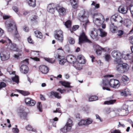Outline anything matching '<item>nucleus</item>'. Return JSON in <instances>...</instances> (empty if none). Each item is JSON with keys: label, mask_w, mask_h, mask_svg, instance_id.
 Masks as SVG:
<instances>
[{"label": "nucleus", "mask_w": 133, "mask_h": 133, "mask_svg": "<svg viewBox=\"0 0 133 133\" xmlns=\"http://www.w3.org/2000/svg\"><path fill=\"white\" fill-rule=\"evenodd\" d=\"M103 89L104 90H110L109 86L111 87L117 88L120 85V82L119 81L114 79H111L109 82L107 80L103 81L102 83Z\"/></svg>", "instance_id": "f257e3e1"}, {"label": "nucleus", "mask_w": 133, "mask_h": 133, "mask_svg": "<svg viewBox=\"0 0 133 133\" xmlns=\"http://www.w3.org/2000/svg\"><path fill=\"white\" fill-rule=\"evenodd\" d=\"M115 61V65H116V68L117 71L121 73H123L128 71L129 67L128 65L126 63H123L122 60Z\"/></svg>", "instance_id": "f03ea898"}, {"label": "nucleus", "mask_w": 133, "mask_h": 133, "mask_svg": "<svg viewBox=\"0 0 133 133\" xmlns=\"http://www.w3.org/2000/svg\"><path fill=\"white\" fill-rule=\"evenodd\" d=\"M7 28L9 31H11L15 29L16 31L14 35V38L19 41H21V38L18 33L17 27L14 21H12L10 23L7 24Z\"/></svg>", "instance_id": "7ed1b4c3"}, {"label": "nucleus", "mask_w": 133, "mask_h": 133, "mask_svg": "<svg viewBox=\"0 0 133 133\" xmlns=\"http://www.w3.org/2000/svg\"><path fill=\"white\" fill-rule=\"evenodd\" d=\"M78 44L81 45L82 44L86 43H91V41L89 39L86 35L84 31H82L81 33L80 34L79 36Z\"/></svg>", "instance_id": "20e7f679"}, {"label": "nucleus", "mask_w": 133, "mask_h": 133, "mask_svg": "<svg viewBox=\"0 0 133 133\" xmlns=\"http://www.w3.org/2000/svg\"><path fill=\"white\" fill-rule=\"evenodd\" d=\"M92 17L94 18H96L93 20V22L96 25L100 26L103 23L104 21L102 20L101 19H103L104 17L101 14L99 13L95 14L93 15Z\"/></svg>", "instance_id": "39448f33"}, {"label": "nucleus", "mask_w": 133, "mask_h": 133, "mask_svg": "<svg viewBox=\"0 0 133 133\" xmlns=\"http://www.w3.org/2000/svg\"><path fill=\"white\" fill-rule=\"evenodd\" d=\"M72 126V121L69 118L68 119V122L64 127L60 129V131L64 133L69 131L71 129Z\"/></svg>", "instance_id": "423d86ee"}, {"label": "nucleus", "mask_w": 133, "mask_h": 133, "mask_svg": "<svg viewBox=\"0 0 133 133\" xmlns=\"http://www.w3.org/2000/svg\"><path fill=\"white\" fill-rule=\"evenodd\" d=\"M54 37L55 38L61 42H62L64 39L63 32L61 30L55 31Z\"/></svg>", "instance_id": "0eeeda50"}, {"label": "nucleus", "mask_w": 133, "mask_h": 133, "mask_svg": "<svg viewBox=\"0 0 133 133\" xmlns=\"http://www.w3.org/2000/svg\"><path fill=\"white\" fill-rule=\"evenodd\" d=\"M56 10L61 16H64L66 14L67 9L60 5L59 4L56 5Z\"/></svg>", "instance_id": "6e6552de"}, {"label": "nucleus", "mask_w": 133, "mask_h": 133, "mask_svg": "<svg viewBox=\"0 0 133 133\" xmlns=\"http://www.w3.org/2000/svg\"><path fill=\"white\" fill-rule=\"evenodd\" d=\"M111 22L113 21L117 22L118 23H122L123 22V18L119 15L115 14L112 16L110 18Z\"/></svg>", "instance_id": "1a4fd4ad"}, {"label": "nucleus", "mask_w": 133, "mask_h": 133, "mask_svg": "<svg viewBox=\"0 0 133 133\" xmlns=\"http://www.w3.org/2000/svg\"><path fill=\"white\" fill-rule=\"evenodd\" d=\"M111 55L113 57L115 58L114 61V64L115 61H117V62L118 60H121L122 55L120 53L117 51H113L111 53Z\"/></svg>", "instance_id": "9d476101"}, {"label": "nucleus", "mask_w": 133, "mask_h": 133, "mask_svg": "<svg viewBox=\"0 0 133 133\" xmlns=\"http://www.w3.org/2000/svg\"><path fill=\"white\" fill-rule=\"evenodd\" d=\"M0 57L1 60L3 61H6L10 58V53L8 51H3L0 54Z\"/></svg>", "instance_id": "9b49d317"}, {"label": "nucleus", "mask_w": 133, "mask_h": 133, "mask_svg": "<svg viewBox=\"0 0 133 133\" xmlns=\"http://www.w3.org/2000/svg\"><path fill=\"white\" fill-rule=\"evenodd\" d=\"M98 30L95 28L93 29V30L91 31L90 36L95 41H97L99 39L98 35Z\"/></svg>", "instance_id": "f8f14e48"}, {"label": "nucleus", "mask_w": 133, "mask_h": 133, "mask_svg": "<svg viewBox=\"0 0 133 133\" xmlns=\"http://www.w3.org/2000/svg\"><path fill=\"white\" fill-rule=\"evenodd\" d=\"M93 122V120L90 118H88L87 119L84 120H81L78 123L79 125H88L91 123Z\"/></svg>", "instance_id": "ddd939ff"}, {"label": "nucleus", "mask_w": 133, "mask_h": 133, "mask_svg": "<svg viewBox=\"0 0 133 133\" xmlns=\"http://www.w3.org/2000/svg\"><path fill=\"white\" fill-rule=\"evenodd\" d=\"M55 9H56V5L53 3L49 4L47 6V10L49 12L53 14L55 11Z\"/></svg>", "instance_id": "4468645a"}, {"label": "nucleus", "mask_w": 133, "mask_h": 133, "mask_svg": "<svg viewBox=\"0 0 133 133\" xmlns=\"http://www.w3.org/2000/svg\"><path fill=\"white\" fill-rule=\"evenodd\" d=\"M107 99L108 101H104V104L108 105L113 104L115 103L116 101V100L114 99V97L112 96L107 98Z\"/></svg>", "instance_id": "2eb2a0df"}, {"label": "nucleus", "mask_w": 133, "mask_h": 133, "mask_svg": "<svg viewBox=\"0 0 133 133\" xmlns=\"http://www.w3.org/2000/svg\"><path fill=\"white\" fill-rule=\"evenodd\" d=\"M18 114L21 118L25 119H26L27 113L25 111L24 108H20Z\"/></svg>", "instance_id": "dca6fc26"}, {"label": "nucleus", "mask_w": 133, "mask_h": 133, "mask_svg": "<svg viewBox=\"0 0 133 133\" xmlns=\"http://www.w3.org/2000/svg\"><path fill=\"white\" fill-rule=\"evenodd\" d=\"M25 102L28 106H33L36 103L35 101L29 98H27L25 99Z\"/></svg>", "instance_id": "f3484780"}, {"label": "nucleus", "mask_w": 133, "mask_h": 133, "mask_svg": "<svg viewBox=\"0 0 133 133\" xmlns=\"http://www.w3.org/2000/svg\"><path fill=\"white\" fill-rule=\"evenodd\" d=\"M66 59L67 62L71 64H74L76 61L75 57L72 55L67 56Z\"/></svg>", "instance_id": "a211bd4d"}, {"label": "nucleus", "mask_w": 133, "mask_h": 133, "mask_svg": "<svg viewBox=\"0 0 133 133\" xmlns=\"http://www.w3.org/2000/svg\"><path fill=\"white\" fill-rule=\"evenodd\" d=\"M69 2L74 9H76L78 7V0H70Z\"/></svg>", "instance_id": "6ab92c4d"}, {"label": "nucleus", "mask_w": 133, "mask_h": 133, "mask_svg": "<svg viewBox=\"0 0 133 133\" xmlns=\"http://www.w3.org/2000/svg\"><path fill=\"white\" fill-rule=\"evenodd\" d=\"M39 69L42 73L44 74L47 73L49 71V69L48 67L44 65H40L39 67Z\"/></svg>", "instance_id": "aec40b11"}, {"label": "nucleus", "mask_w": 133, "mask_h": 133, "mask_svg": "<svg viewBox=\"0 0 133 133\" xmlns=\"http://www.w3.org/2000/svg\"><path fill=\"white\" fill-rule=\"evenodd\" d=\"M86 14V12L84 11L83 12V14L81 16H78V19L81 22H84L85 19H86L88 18V15Z\"/></svg>", "instance_id": "412c9836"}, {"label": "nucleus", "mask_w": 133, "mask_h": 133, "mask_svg": "<svg viewBox=\"0 0 133 133\" xmlns=\"http://www.w3.org/2000/svg\"><path fill=\"white\" fill-rule=\"evenodd\" d=\"M20 70L22 73L26 74L29 71V68L26 65H22L20 67Z\"/></svg>", "instance_id": "4be33fe9"}, {"label": "nucleus", "mask_w": 133, "mask_h": 133, "mask_svg": "<svg viewBox=\"0 0 133 133\" xmlns=\"http://www.w3.org/2000/svg\"><path fill=\"white\" fill-rule=\"evenodd\" d=\"M77 59L78 62L81 64H85L86 60L84 57L82 55H79L78 56Z\"/></svg>", "instance_id": "5701e85b"}, {"label": "nucleus", "mask_w": 133, "mask_h": 133, "mask_svg": "<svg viewBox=\"0 0 133 133\" xmlns=\"http://www.w3.org/2000/svg\"><path fill=\"white\" fill-rule=\"evenodd\" d=\"M10 49L14 51L21 52V50L18 48L16 44L15 43L12 44L10 48Z\"/></svg>", "instance_id": "b1692460"}, {"label": "nucleus", "mask_w": 133, "mask_h": 133, "mask_svg": "<svg viewBox=\"0 0 133 133\" xmlns=\"http://www.w3.org/2000/svg\"><path fill=\"white\" fill-rule=\"evenodd\" d=\"M125 60H130L131 62H133V54L131 53L127 54L124 57Z\"/></svg>", "instance_id": "393cba45"}, {"label": "nucleus", "mask_w": 133, "mask_h": 133, "mask_svg": "<svg viewBox=\"0 0 133 133\" xmlns=\"http://www.w3.org/2000/svg\"><path fill=\"white\" fill-rule=\"evenodd\" d=\"M59 83L62 85L64 86L65 87L70 88L72 87L70 85V83L69 82H67L64 81H60Z\"/></svg>", "instance_id": "a878e982"}, {"label": "nucleus", "mask_w": 133, "mask_h": 133, "mask_svg": "<svg viewBox=\"0 0 133 133\" xmlns=\"http://www.w3.org/2000/svg\"><path fill=\"white\" fill-rule=\"evenodd\" d=\"M34 34L35 36L38 38L41 39L43 38L42 33L38 30H36L34 31Z\"/></svg>", "instance_id": "bb28decb"}, {"label": "nucleus", "mask_w": 133, "mask_h": 133, "mask_svg": "<svg viewBox=\"0 0 133 133\" xmlns=\"http://www.w3.org/2000/svg\"><path fill=\"white\" fill-rule=\"evenodd\" d=\"M0 43H2L3 44H4L5 43H12L11 40L8 38H4L3 39H2L0 40Z\"/></svg>", "instance_id": "cd10ccee"}, {"label": "nucleus", "mask_w": 133, "mask_h": 133, "mask_svg": "<svg viewBox=\"0 0 133 133\" xmlns=\"http://www.w3.org/2000/svg\"><path fill=\"white\" fill-rule=\"evenodd\" d=\"M111 24L110 25V29L111 31L113 33L115 32L116 31V27L115 26L114 23L112 22Z\"/></svg>", "instance_id": "c85d7f7f"}, {"label": "nucleus", "mask_w": 133, "mask_h": 133, "mask_svg": "<svg viewBox=\"0 0 133 133\" xmlns=\"http://www.w3.org/2000/svg\"><path fill=\"white\" fill-rule=\"evenodd\" d=\"M129 78L126 76L123 75L121 78V80L122 82L126 84L127 83L128 81L129 80Z\"/></svg>", "instance_id": "c756f323"}, {"label": "nucleus", "mask_w": 133, "mask_h": 133, "mask_svg": "<svg viewBox=\"0 0 133 133\" xmlns=\"http://www.w3.org/2000/svg\"><path fill=\"white\" fill-rule=\"evenodd\" d=\"M28 3L29 5L32 7H35L36 6V0H29Z\"/></svg>", "instance_id": "7c9ffc66"}, {"label": "nucleus", "mask_w": 133, "mask_h": 133, "mask_svg": "<svg viewBox=\"0 0 133 133\" xmlns=\"http://www.w3.org/2000/svg\"><path fill=\"white\" fill-rule=\"evenodd\" d=\"M16 90L24 96L28 95L30 94V92L27 91H25L18 89H16Z\"/></svg>", "instance_id": "2f4dec72"}, {"label": "nucleus", "mask_w": 133, "mask_h": 133, "mask_svg": "<svg viewBox=\"0 0 133 133\" xmlns=\"http://www.w3.org/2000/svg\"><path fill=\"white\" fill-rule=\"evenodd\" d=\"M98 99V97L95 95L90 96L89 97V101L90 102L95 101L97 100Z\"/></svg>", "instance_id": "473e14b6"}, {"label": "nucleus", "mask_w": 133, "mask_h": 133, "mask_svg": "<svg viewBox=\"0 0 133 133\" xmlns=\"http://www.w3.org/2000/svg\"><path fill=\"white\" fill-rule=\"evenodd\" d=\"M51 95L54 96L56 98H60L61 97L59 95V93L56 91H52L50 92Z\"/></svg>", "instance_id": "72a5a7b5"}, {"label": "nucleus", "mask_w": 133, "mask_h": 133, "mask_svg": "<svg viewBox=\"0 0 133 133\" xmlns=\"http://www.w3.org/2000/svg\"><path fill=\"white\" fill-rule=\"evenodd\" d=\"M119 10L120 11V12L124 14H126L127 11V8H125L123 7H120L119 9Z\"/></svg>", "instance_id": "f704fd0d"}, {"label": "nucleus", "mask_w": 133, "mask_h": 133, "mask_svg": "<svg viewBox=\"0 0 133 133\" xmlns=\"http://www.w3.org/2000/svg\"><path fill=\"white\" fill-rule=\"evenodd\" d=\"M72 24V22L70 20H68L65 22V25L66 27L70 29L71 27V25Z\"/></svg>", "instance_id": "c9c22d12"}, {"label": "nucleus", "mask_w": 133, "mask_h": 133, "mask_svg": "<svg viewBox=\"0 0 133 133\" xmlns=\"http://www.w3.org/2000/svg\"><path fill=\"white\" fill-rule=\"evenodd\" d=\"M67 61L66 59H65L64 57H63L59 61V63L61 65H63Z\"/></svg>", "instance_id": "e433bc0d"}, {"label": "nucleus", "mask_w": 133, "mask_h": 133, "mask_svg": "<svg viewBox=\"0 0 133 133\" xmlns=\"http://www.w3.org/2000/svg\"><path fill=\"white\" fill-rule=\"evenodd\" d=\"M79 26L77 25L73 26L72 28L70 29V30L71 33H72L74 31H75L78 29L79 28Z\"/></svg>", "instance_id": "4c0bfd02"}, {"label": "nucleus", "mask_w": 133, "mask_h": 133, "mask_svg": "<svg viewBox=\"0 0 133 133\" xmlns=\"http://www.w3.org/2000/svg\"><path fill=\"white\" fill-rule=\"evenodd\" d=\"M12 79L13 82L18 84L19 82V78L18 76L16 75L15 77H12Z\"/></svg>", "instance_id": "58836bf2"}, {"label": "nucleus", "mask_w": 133, "mask_h": 133, "mask_svg": "<svg viewBox=\"0 0 133 133\" xmlns=\"http://www.w3.org/2000/svg\"><path fill=\"white\" fill-rule=\"evenodd\" d=\"M63 56L60 55L57 52H55L54 54V57L56 59H57L59 61L62 58Z\"/></svg>", "instance_id": "ea45409f"}, {"label": "nucleus", "mask_w": 133, "mask_h": 133, "mask_svg": "<svg viewBox=\"0 0 133 133\" xmlns=\"http://www.w3.org/2000/svg\"><path fill=\"white\" fill-rule=\"evenodd\" d=\"M44 58L45 61L51 63H53L55 62V60L53 58Z\"/></svg>", "instance_id": "a19ab883"}, {"label": "nucleus", "mask_w": 133, "mask_h": 133, "mask_svg": "<svg viewBox=\"0 0 133 133\" xmlns=\"http://www.w3.org/2000/svg\"><path fill=\"white\" fill-rule=\"evenodd\" d=\"M74 66L76 69L78 70H81L82 69V68L79 65V64L77 63H74Z\"/></svg>", "instance_id": "79ce46f5"}, {"label": "nucleus", "mask_w": 133, "mask_h": 133, "mask_svg": "<svg viewBox=\"0 0 133 133\" xmlns=\"http://www.w3.org/2000/svg\"><path fill=\"white\" fill-rule=\"evenodd\" d=\"M37 107L38 109L39 110V111L40 112H42V105L41 102H38V104L37 105Z\"/></svg>", "instance_id": "37998d69"}, {"label": "nucleus", "mask_w": 133, "mask_h": 133, "mask_svg": "<svg viewBox=\"0 0 133 133\" xmlns=\"http://www.w3.org/2000/svg\"><path fill=\"white\" fill-rule=\"evenodd\" d=\"M100 32V36L102 37H105L106 36L107 34L103 31L102 29H99Z\"/></svg>", "instance_id": "c03bdc74"}, {"label": "nucleus", "mask_w": 133, "mask_h": 133, "mask_svg": "<svg viewBox=\"0 0 133 133\" xmlns=\"http://www.w3.org/2000/svg\"><path fill=\"white\" fill-rule=\"evenodd\" d=\"M84 22H85V23L83 24V25L84 26L85 28H86L87 25L90 24V22L88 18L86 19H85Z\"/></svg>", "instance_id": "a18cd8bd"}, {"label": "nucleus", "mask_w": 133, "mask_h": 133, "mask_svg": "<svg viewBox=\"0 0 133 133\" xmlns=\"http://www.w3.org/2000/svg\"><path fill=\"white\" fill-rule=\"evenodd\" d=\"M121 95H123L125 96H127L128 94L127 90L125 89L124 90V91L121 92Z\"/></svg>", "instance_id": "49530a36"}, {"label": "nucleus", "mask_w": 133, "mask_h": 133, "mask_svg": "<svg viewBox=\"0 0 133 133\" xmlns=\"http://www.w3.org/2000/svg\"><path fill=\"white\" fill-rule=\"evenodd\" d=\"M101 49H96V53L97 55H101L102 53L101 50H103V49L101 48Z\"/></svg>", "instance_id": "de8ad7c7"}, {"label": "nucleus", "mask_w": 133, "mask_h": 133, "mask_svg": "<svg viewBox=\"0 0 133 133\" xmlns=\"http://www.w3.org/2000/svg\"><path fill=\"white\" fill-rule=\"evenodd\" d=\"M27 39L29 43L32 44H34V42L32 39L31 36H29V37Z\"/></svg>", "instance_id": "09e8293b"}, {"label": "nucleus", "mask_w": 133, "mask_h": 133, "mask_svg": "<svg viewBox=\"0 0 133 133\" xmlns=\"http://www.w3.org/2000/svg\"><path fill=\"white\" fill-rule=\"evenodd\" d=\"M6 86V84L3 82H1L0 83V89L3 88L5 87Z\"/></svg>", "instance_id": "8fccbe9b"}, {"label": "nucleus", "mask_w": 133, "mask_h": 133, "mask_svg": "<svg viewBox=\"0 0 133 133\" xmlns=\"http://www.w3.org/2000/svg\"><path fill=\"white\" fill-rule=\"evenodd\" d=\"M105 58L106 61H109L111 58V56L109 54H107L105 56Z\"/></svg>", "instance_id": "3c124183"}, {"label": "nucleus", "mask_w": 133, "mask_h": 133, "mask_svg": "<svg viewBox=\"0 0 133 133\" xmlns=\"http://www.w3.org/2000/svg\"><path fill=\"white\" fill-rule=\"evenodd\" d=\"M111 133H122L120 130L119 129H115L113 130L111 132Z\"/></svg>", "instance_id": "603ef678"}, {"label": "nucleus", "mask_w": 133, "mask_h": 133, "mask_svg": "<svg viewBox=\"0 0 133 133\" xmlns=\"http://www.w3.org/2000/svg\"><path fill=\"white\" fill-rule=\"evenodd\" d=\"M12 9L13 10L16 12H18L19 11L18 8L16 6H13L12 7Z\"/></svg>", "instance_id": "864d4df0"}, {"label": "nucleus", "mask_w": 133, "mask_h": 133, "mask_svg": "<svg viewBox=\"0 0 133 133\" xmlns=\"http://www.w3.org/2000/svg\"><path fill=\"white\" fill-rule=\"evenodd\" d=\"M30 13V12L27 10H24L22 11V13L24 16H26L28 14Z\"/></svg>", "instance_id": "5fc2aeb1"}, {"label": "nucleus", "mask_w": 133, "mask_h": 133, "mask_svg": "<svg viewBox=\"0 0 133 133\" xmlns=\"http://www.w3.org/2000/svg\"><path fill=\"white\" fill-rule=\"evenodd\" d=\"M69 42L70 44H73L75 43V40L74 39L72 38H70L69 39Z\"/></svg>", "instance_id": "6e6d98bb"}, {"label": "nucleus", "mask_w": 133, "mask_h": 133, "mask_svg": "<svg viewBox=\"0 0 133 133\" xmlns=\"http://www.w3.org/2000/svg\"><path fill=\"white\" fill-rule=\"evenodd\" d=\"M25 128L26 129L28 130H32V127L30 125H28Z\"/></svg>", "instance_id": "4d7b16f0"}, {"label": "nucleus", "mask_w": 133, "mask_h": 133, "mask_svg": "<svg viewBox=\"0 0 133 133\" xmlns=\"http://www.w3.org/2000/svg\"><path fill=\"white\" fill-rule=\"evenodd\" d=\"M37 18L38 16H37L36 15H34L33 16L32 18L31 19V21H35L37 19Z\"/></svg>", "instance_id": "13d9d810"}, {"label": "nucleus", "mask_w": 133, "mask_h": 133, "mask_svg": "<svg viewBox=\"0 0 133 133\" xmlns=\"http://www.w3.org/2000/svg\"><path fill=\"white\" fill-rule=\"evenodd\" d=\"M129 40L130 43L133 45V36H131L129 37Z\"/></svg>", "instance_id": "bf43d9fd"}, {"label": "nucleus", "mask_w": 133, "mask_h": 133, "mask_svg": "<svg viewBox=\"0 0 133 133\" xmlns=\"http://www.w3.org/2000/svg\"><path fill=\"white\" fill-rule=\"evenodd\" d=\"M53 112L54 113H57L58 112L61 113V109L60 108H57L55 110H54L53 111Z\"/></svg>", "instance_id": "052dcab7"}, {"label": "nucleus", "mask_w": 133, "mask_h": 133, "mask_svg": "<svg viewBox=\"0 0 133 133\" xmlns=\"http://www.w3.org/2000/svg\"><path fill=\"white\" fill-rule=\"evenodd\" d=\"M12 130L15 133H18L19 132V129L16 128H13Z\"/></svg>", "instance_id": "680f3d73"}, {"label": "nucleus", "mask_w": 133, "mask_h": 133, "mask_svg": "<svg viewBox=\"0 0 133 133\" xmlns=\"http://www.w3.org/2000/svg\"><path fill=\"white\" fill-rule=\"evenodd\" d=\"M124 33L123 31L122 30L118 31V36H120L123 35Z\"/></svg>", "instance_id": "e2e57ef3"}, {"label": "nucleus", "mask_w": 133, "mask_h": 133, "mask_svg": "<svg viewBox=\"0 0 133 133\" xmlns=\"http://www.w3.org/2000/svg\"><path fill=\"white\" fill-rule=\"evenodd\" d=\"M30 58L36 61H39L40 60V59L37 57H31Z\"/></svg>", "instance_id": "0e129e2a"}, {"label": "nucleus", "mask_w": 133, "mask_h": 133, "mask_svg": "<svg viewBox=\"0 0 133 133\" xmlns=\"http://www.w3.org/2000/svg\"><path fill=\"white\" fill-rule=\"evenodd\" d=\"M23 30L26 32H28L29 30V29L28 27L26 26H25L23 27Z\"/></svg>", "instance_id": "69168bd1"}, {"label": "nucleus", "mask_w": 133, "mask_h": 133, "mask_svg": "<svg viewBox=\"0 0 133 133\" xmlns=\"http://www.w3.org/2000/svg\"><path fill=\"white\" fill-rule=\"evenodd\" d=\"M121 127H122L124 128L125 127V125L124 124H122L120 122H119V124L118 125V128H119Z\"/></svg>", "instance_id": "338daca9"}, {"label": "nucleus", "mask_w": 133, "mask_h": 133, "mask_svg": "<svg viewBox=\"0 0 133 133\" xmlns=\"http://www.w3.org/2000/svg\"><path fill=\"white\" fill-rule=\"evenodd\" d=\"M3 18L4 19H6L10 17V16L8 15H4L3 16Z\"/></svg>", "instance_id": "774afa93"}]
</instances>
